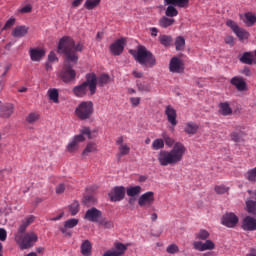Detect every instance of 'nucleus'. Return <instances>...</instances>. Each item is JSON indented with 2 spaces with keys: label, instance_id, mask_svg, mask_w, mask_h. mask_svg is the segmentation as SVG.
Returning <instances> with one entry per match:
<instances>
[{
  "label": "nucleus",
  "instance_id": "nucleus-29",
  "mask_svg": "<svg viewBox=\"0 0 256 256\" xmlns=\"http://www.w3.org/2000/svg\"><path fill=\"white\" fill-rule=\"evenodd\" d=\"M174 23L175 19L168 18L167 16H163L158 22L159 27H162V29H167V27H171Z\"/></svg>",
  "mask_w": 256,
  "mask_h": 256
},
{
  "label": "nucleus",
  "instance_id": "nucleus-20",
  "mask_svg": "<svg viewBox=\"0 0 256 256\" xmlns=\"http://www.w3.org/2000/svg\"><path fill=\"white\" fill-rule=\"evenodd\" d=\"M31 61H41L45 57V50L39 48H31L29 50Z\"/></svg>",
  "mask_w": 256,
  "mask_h": 256
},
{
  "label": "nucleus",
  "instance_id": "nucleus-48",
  "mask_svg": "<svg viewBox=\"0 0 256 256\" xmlns=\"http://www.w3.org/2000/svg\"><path fill=\"white\" fill-rule=\"evenodd\" d=\"M167 253L170 255H175V253H179V246L176 244H171L166 248Z\"/></svg>",
  "mask_w": 256,
  "mask_h": 256
},
{
  "label": "nucleus",
  "instance_id": "nucleus-3",
  "mask_svg": "<svg viewBox=\"0 0 256 256\" xmlns=\"http://www.w3.org/2000/svg\"><path fill=\"white\" fill-rule=\"evenodd\" d=\"M72 93L75 97L83 98L89 95H95L97 93V75L95 73L86 74V81L80 85L75 86L72 89Z\"/></svg>",
  "mask_w": 256,
  "mask_h": 256
},
{
  "label": "nucleus",
  "instance_id": "nucleus-51",
  "mask_svg": "<svg viewBox=\"0 0 256 256\" xmlns=\"http://www.w3.org/2000/svg\"><path fill=\"white\" fill-rule=\"evenodd\" d=\"M84 205H91V203H95V198L91 195H87L83 199Z\"/></svg>",
  "mask_w": 256,
  "mask_h": 256
},
{
  "label": "nucleus",
  "instance_id": "nucleus-18",
  "mask_svg": "<svg viewBox=\"0 0 256 256\" xmlns=\"http://www.w3.org/2000/svg\"><path fill=\"white\" fill-rule=\"evenodd\" d=\"M245 135V132H243L240 127H236V129L230 133V139L234 143H243V141H245Z\"/></svg>",
  "mask_w": 256,
  "mask_h": 256
},
{
  "label": "nucleus",
  "instance_id": "nucleus-6",
  "mask_svg": "<svg viewBox=\"0 0 256 256\" xmlns=\"http://www.w3.org/2000/svg\"><path fill=\"white\" fill-rule=\"evenodd\" d=\"M74 113L80 121H87L93 117L95 106L92 101H82L75 108Z\"/></svg>",
  "mask_w": 256,
  "mask_h": 256
},
{
  "label": "nucleus",
  "instance_id": "nucleus-53",
  "mask_svg": "<svg viewBox=\"0 0 256 256\" xmlns=\"http://www.w3.org/2000/svg\"><path fill=\"white\" fill-rule=\"evenodd\" d=\"M226 45H230L231 47H233V45H235V38L233 36H226L224 39Z\"/></svg>",
  "mask_w": 256,
  "mask_h": 256
},
{
  "label": "nucleus",
  "instance_id": "nucleus-61",
  "mask_svg": "<svg viewBox=\"0 0 256 256\" xmlns=\"http://www.w3.org/2000/svg\"><path fill=\"white\" fill-rule=\"evenodd\" d=\"M130 101L134 107H137L141 103V98H130Z\"/></svg>",
  "mask_w": 256,
  "mask_h": 256
},
{
  "label": "nucleus",
  "instance_id": "nucleus-33",
  "mask_svg": "<svg viewBox=\"0 0 256 256\" xmlns=\"http://www.w3.org/2000/svg\"><path fill=\"white\" fill-rule=\"evenodd\" d=\"M176 51H184L185 50V38L183 36H178L174 42Z\"/></svg>",
  "mask_w": 256,
  "mask_h": 256
},
{
  "label": "nucleus",
  "instance_id": "nucleus-17",
  "mask_svg": "<svg viewBox=\"0 0 256 256\" xmlns=\"http://www.w3.org/2000/svg\"><path fill=\"white\" fill-rule=\"evenodd\" d=\"M243 231H256V219L251 216H246L242 221Z\"/></svg>",
  "mask_w": 256,
  "mask_h": 256
},
{
  "label": "nucleus",
  "instance_id": "nucleus-42",
  "mask_svg": "<svg viewBox=\"0 0 256 256\" xmlns=\"http://www.w3.org/2000/svg\"><path fill=\"white\" fill-rule=\"evenodd\" d=\"M246 211H248V213H251L252 215H255V213H256V201L255 200H247L246 201Z\"/></svg>",
  "mask_w": 256,
  "mask_h": 256
},
{
  "label": "nucleus",
  "instance_id": "nucleus-64",
  "mask_svg": "<svg viewBox=\"0 0 256 256\" xmlns=\"http://www.w3.org/2000/svg\"><path fill=\"white\" fill-rule=\"evenodd\" d=\"M247 256H256V250L255 249H252L248 254Z\"/></svg>",
  "mask_w": 256,
  "mask_h": 256
},
{
  "label": "nucleus",
  "instance_id": "nucleus-57",
  "mask_svg": "<svg viewBox=\"0 0 256 256\" xmlns=\"http://www.w3.org/2000/svg\"><path fill=\"white\" fill-rule=\"evenodd\" d=\"M241 73L243 75H245L246 77H251L253 75L250 67H244V69L241 71Z\"/></svg>",
  "mask_w": 256,
  "mask_h": 256
},
{
  "label": "nucleus",
  "instance_id": "nucleus-58",
  "mask_svg": "<svg viewBox=\"0 0 256 256\" xmlns=\"http://www.w3.org/2000/svg\"><path fill=\"white\" fill-rule=\"evenodd\" d=\"M65 192V184H59L57 187H56V193L58 195H61V193H64Z\"/></svg>",
  "mask_w": 256,
  "mask_h": 256
},
{
  "label": "nucleus",
  "instance_id": "nucleus-2",
  "mask_svg": "<svg viewBox=\"0 0 256 256\" xmlns=\"http://www.w3.org/2000/svg\"><path fill=\"white\" fill-rule=\"evenodd\" d=\"M163 141L167 147H173L170 151L161 150L158 154V161L162 167H167V165H177L183 161V156L185 155V145L181 142H176L173 138L168 136L167 133L162 134ZM174 145V146H173Z\"/></svg>",
  "mask_w": 256,
  "mask_h": 256
},
{
  "label": "nucleus",
  "instance_id": "nucleus-44",
  "mask_svg": "<svg viewBox=\"0 0 256 256\" xmlns=\"http://www.w3.org/2000/svg\"><path fill=\"white\" fill-rule=\"evenodd\" d=\"M99 225H102L104 229H113L115 227V224L111 220H107L105 218H100V221L98 222Z\"/></svg>",
  "mask_w": 256,
  "mask_h": 256
},
{
  "label": "nucleus",
  "instance_id": "nucleus-4",
  "mask_svg": "<svg viewBox=\"0 0 256 256\" xmlns=\"http://www.w3.org/2000/svg\"><path fill=\"white\" fill-rule=\"evenodd\" d=\"M81 134L75 135L66 146V151L68 153H77L79 151V144L85 141V135L88 139H95L97 131H91L89 127H83L80 130Z\"/></svg>",
  "mask_w": 256,
  "mask_h": 256
},
{
  "label": "nucleus",
  "instance_id": "nucleus-56",
  "mask_svg": "<svg viewBox=\"0 0 256 256\" xmlns=\"http://www.w3.org/2000/svg\"><path fill=\"white\" fill-rule=\"evenodd\" d=\"M48 61L50 63H55V61H58L57 55H55V52H50L48 55Z\"/></svg>",
  "mask_w": 256,
  "mask_h": 256
},
{
  "label": "nucleus",
  "instance_id": "nucleus-45",
  "mask_svg": "<svg viewBox=\"0 0 256 256\" xmlns=\"http://www.w3.org/2000/svg\"><path fill=\"white\" fill-rule=\"evenodd\" d=\"M69 211L71 213V215L74 217V215H77V213H79V201H73L70 205H69Z\"/></svg>",
  "mask_w": 256,
  "mask_h": 256
},
{
  "label": "nucleus",
  "instance_id": "nucleus-25",
  "mask_svg": "<svg viewBox=\"0 0 256 256\" xmlns=\"http://www.w3.org/2000/svg\"><path fill=\"white\" fill-rule=\"evenodd\" d=\"M218 107H219V113L224 117L232 115L233 113V109H231L229 102H222L218 105Z\"/></svg>",
  "mask_w": 256,
  "mask_h": 256
},
{
  "label": "nucleus",
  "instance_id": "nucleus-50",
  "mask_svg": "<svg viewBox=\"0 0 256 256\" xmlns=\"http://www.w3.org/2000/svg\"><path fill=\"white\" fill-rule=\"evenodd\" d=\"M27 227L25 222L22 221V224L19 226L18 232L16 233V235H20L21 237H23V235H25V231H27Z\"/></svg>",
  "mask_w": 256,
  "mask_h": 256
},
{
  "label": "nucleus",
  "instance_id": "nucleus-54",
  "mask_svg": "<svg viewBox=\"0 0 256 256\" xmlns=\"http://www.w3.org/2000/svg\"><path fill=\"white\" fill-rule=\"evenodd\" d=\"M31 11H33V6L27 4L23 8H21L20 13H31Z\"/></svg>",
  "mask_w": 256,
  "mask_h": 256
},
{
  "label": "nucleus",
  "instance_id": "nucleus-27",
  "mask_svg": "<svg viewBox=\"0 0 256 256\" xmlns=\"http://www.w3.org/2000/svg\"><path fill=\"white\" fill-rule=\"evenodd\" d=\"M41 119V115L38 112H30L26 118L25 121L28 123V125H35L39 120Z\"/></svg>",
  "mask_w": 256,
  "mask_h": 256
},
{
  "label": "nucleus",
  "instance_id": "nucleus-8",
  "mask_svg": "<svg viewBox=\"0 0 256 256\" xmlns=\"http://www.w3.org/2000/svg\"><path fill=\"white\" fill-rule=\"evenodd\" d=\"M226 25L227 27H230V29L233 31V33H235L240 41H243L244 39H249V32L239 27V25H237L235 21L227 20Z\"/></svg>",
  "mask_w": 256,
  "mask_h": 256
},
{
  "label": "nucleus",
  "instance_id": "nucleus-15",
  "mask_svg": "<svg viewBox=\"0 0 256 256\" xmlns=\"http://www.w3.org/2000/svg\"><path fill=\"white\" fill-rule=\"evenodd\" d=\"M239 223V218L234 213H226L222 217V225L225 227L233 228Z\"/></svg>",
  "mask_w": 256,
  "mask_h": 256
},
{
  "label": "nucleus",
  "instance_id": "nucleus-28",
  "mask_svg": "<svg viewBox=\"0 0 256 256\" xmlns=\"http://www.w3.org/2000/svg\"><path fill=\"white\" fill-rule=\"evenodd\" d=\"M111 81L109 74H102L99 77L96 76V87H105Z\"/></svg>",
  "mask_w": 256,
  "mask_h": 256
},
{
  "label": "nucleus",
  "instance_id": "nucleus-23",
  "mask_svg": "<svg viewBox=\"0 0 256 256\" xmlns=\"http://www.w3.org/2000/svg\"><path fill=\"white\" fill-rule=\"evenodd\" d=\"M13 111V104H5L0 109V115L4 117V119H9V117L13 115Z\"/></svg>",
  "mask_w": 256,
  "mask_h": 256
},
{
  "label": "nucleus",
  "instance_id": "nucleus-39",
  "mask_svg": "<svg viewBox=\"0 0 256 256\" xmlns=\"http://www.w3.org/2000/svg\"><path fill=\"white\" fill-rule=\"evenodd\" d=\"M126 193L128 197H136V195H139L141 193V186H132L127 188Z\"/></svg>",
  "mask_w": 256,
  "mask_h": 256
},
{
  "label": "nucleus",
  "instance_id": "nucleus-38",
  "mask_svg": "<svg viewBox=\"0 0 256 256\" xmlns=\"http://www.w3.org/2000/svg\"><path fill=\"white\" fill-rule=\"evenodd\" d=\"M210 235L209 231L201 229L195 234V239H199V241H207V238L210 237Z\"/></svg>",
  "mask_w": 256,
  "mask_h": 256
},
{
  "label": "nucleus",
  "instance_id": "nucleus-59",
  "mask_svg": "<svg viewBox=\"0 0 256 256\" xmlns=\"http://www.w3.org/2000/svg\"><path fill=\"white\" fill-rule=\"evenodd\" d=\"M149 31L151 37H157V35L159 34V29H157L156 27H151Z\"/></svg>",
  "mask_w": 256,
  "mask_h": 256
},
{
  "label": "nucleus",
  "instance_id": "nucleus-11",
  "mask_svg": "<svg viewBox=\"0 0 256 256\" xmlns=\"http://www.w3.org/2000/svg\"><path fill=\"white\" fill-rule=\"evenodd\" d=\"M110 201L117 203L118 201H123L125 199V187L116 186L108 194Z\"/></svg>",
  "mask_w": 256,
  "mask_h": 256
},
{
  "label": "nucleus",
  "instance_id": "nucleus-41",
  "mask_svg": "<svg viewBox=\"0 0 256 256\" xmlns=\"http://www.w3.org/2000/svg\"><path fill=\"white\" fill-rule=\"evenodd\" d=\"M245 19V23L248 27H253V25L256 23V16L253 13H246Z\"/></svg>",
  "mask_w": 256,
  "mask_h": 256
},
{
  "label": "nucleus",
  "instance_id": "nucleus-12",
  "mask_svg": "<svg viewBox=\"0 0 256 256\" xmlns=\"http://www.w3.org/2000/svg\"><path fill=\"white\" fill-rule=\"evenodd\" d=\"M193 249L201 252L213 251V249H215V243L212 240H206L205 242L195 241L193 242Z\"/></svg>",
  "mask_w": 256,
  "mask_h": 256
},
{
  "label": "nucleus",
  "instance_id": "nucleus-60",
  "mask_svg": "<svg viewBox=\"0 0 256 256\" xmlns=\"http://www.w3.org/2000/svg\"><path fill=\"white\" fill-rule=\"evenodd\" d=\"M68 227H62L60 228L61 233H63V235H66L67 237H71V231L68 230Z\"/></svg>",
  "mask_w": 256,
  "mask_h": 256
},
{
  "label": "nucleus",
  "instance_id": "nucleus-31",
  "mask_svg": "<svg viewBox=\"0 0 256 256\" xmlns=\"http://www.w3.org/2000/svg\"><path fill=\"white\" fill-rule=\"evenodd\" d=\"M125 251H127V245H125V244H123L121 242L114 243V250H113V252L118 254V256L125 255Z\"/></svg>",
  "mask_w": 256,
  "mask_h": 256
},
{
  "label": "nucleus",
  "instance_id": "nucleus-9",
  "mask_svg": "<svg viewBox=\"0 0 256 256\" xmlns=\"http://www.w3.org/2000/svg\"><path fill=\"white\" fill-rule=\"evenodd\" d=\"M155 203V192L148 191L142 194L138 199L139 207H151Z\"/></svg>",
  "mask_w": 256,
  "mask_h": 256
},
{
  "label": "nucleus",
  "instance_id": "nucleus-5",
  "mask_svg": "<svg viewBox=\"0 0 256 256\" xmlns=\"http://www.w3.org/2000/svg\"><path fill=\"white\" fill-rule=\"evenodd\" d=\"M132 55L139 65L144 67H155L157 65L155 56L145 46H139L136 52H132Z\"/></svg>",
  "mask_w": 256,
  "mask_h": 256
},
{
  "label": "nucleus",
  "instance_id": "nucleus-35",
  "mask_svg": "<svg viewBox=\"0 0 256 256\" xmlns=\"http://www.w3.org/2000/svg\"><path fill=\"white\" fill-rule=\"evenodd\" d=\"M118 159H121V157H125V155H129V153L131 152V148L129 147V145L127 144H122L121 146H119L118 148Z\"/></svg>",
  "mask_w": 256,
  "mask_h": 256
},
{
  "label": "nucleus",
  "instance_id": "nucleus-63",
  "mask_svg": "<svg viewBox=\"0 0 256 256\" xmlns=\"http://www.w3.org/2000/svg\"><path fill=\"white\" fill-rule=\"evenodd\" d=\"M103 256H118L117 252H114L113 250L106 251Z\"/></svg>",
  "mask_w": 256,
  "mask_h": 256
},
{
  "label": "nucleus",
  "instance_id": "nucleus-26",
  "mask_svg": "<svg viewBox=\"0 0 256 256\" xmlns=\"http://www.w3.org/2000/svg\"><path fill=\"white\" fill-rule=\"evenodd\" d=\"M29 33V27L27 26H17L13 31V37H25Z\"/></svg>",
  "mask_w": 256,
  "mask_h": 256
},
{
  "label": "nucleus",
  "instance_id": "nucleus-36",
  "mask_svg": "<svg viewBox=\"0 0 256 256\" xmlns=\"http://www.w3.org/2000/svg\"><path fill=\"white\" fill-rule=\"evenodd\" d=\"M97 151V144L95 142H89L82 152V155L87 156L89 153H95Z\"/></svg>",
  "mask_w": 256,
  "mask_h": 256
},
{
  "label": "nucleus",
  "instance_id": "nucleus-37",
  "mask_svg": "<svg viewBox=\"0 0 256 256\" xmlns=\"http://www.w3.org/2000/svg\"><path fill=\"white\" fill-rule=\"evenodd\" d=\"M100 3H101V0H86V2L84 3V7L88 11H93L95 7H99Z\"/></svg>",
  "mask_w": 256,
  "mask_h": 256
},
{
  "label": "nucleus",
  "instance_id": "nucleus-43",
  "mask_svg": "<svg viewBox=\"0 0 256 256\" xmlns=\"http://www.w3.org/2000/svg\"><path fill=\"white\" fill-rule=\"evenodd\" d=\"M165 147V141L161 138L155 139L152 143V149L154 151H159V149H163Z\"/></svg>",
  "mask_w": 256,
  "mask_h": 256
},
{
  "label": "nucleus",
  "instance_id": "nucleus-7",
  "mask_svg": "<svg viewBox=\"0 0 256 256\" xmlns=\"http://www.w3.org/2000/svg\"><path fill=\"white\" fill-rule=\"evenodd\" d=\"M15 241L20 249H31L39 241V236L35 232H27L22 236L21 234H15Z\"/></svg>",
  "mask_w": 256,
  "mask_h": 256
},
{
  "label": "nucleus",
  "instance_id": "nucleus-49",
  "mask_svg": "<svg viewBox=\"0 0 256 256\" xmlns=\"http://www.w3.org/2000/svg\"><path fill=\"white\" fill-rule=\"evenodd\" d=\"M15 25V18H10L6 21L4 27L2 28V31H6V29H11Z\"/></svg>",
  "mask_w": 256,
  "mask_h": 256
},
{
  "label": "nucleus",
  "instance_id": "nucleus-19",
  "mask_svg": "<svg viewBox=\"0 0 256 256\" xmlns=\"http://www.w3.org/2000/svg\"><path fill=\"white\" fill-rule=\"evenodd\" d=\"M230 83L236 87L237 91H247V82L242 77L235 76Z\"/></svg>",
  "mask_w": 256,
  "mask_h": 256
},
{
  "label": "nucleus",
  "instance_id": "nucleus-22",
  "mask_svg": "<svg viewBox=\"0 0 256 256\" xmlns=\"http://www.w3.org/2000/svg\"><path fill=\"white\" fill-rule=\"evenodd\" d=\"M190 0H164L166 5H173L174 7H180V9H185L189 7Z\"/></svg>",
  "mask_w": 256,
  "mask_h": 256
},
{
  "label": "nucleus",
  "instance_id": "nucleus-14",
  "mask_svg": "<svg viewBox=\"0 0 256 256\" xmlns=\"http://www.w3.org/2000/svg\"><path fill=\"white\" fill-rule=\"evenodd\" d=\"M169 69L171 73H183L185 71V65L181 59L173 57L170 60Z\"/></svg>",
  "mask_w": 256,
  "mask_h": 256
},
{
  "label": "nucleus",
  "instance_id": "nucleus-34",
  "mask_svg": "<svg viewBox=\"0 0 256 256\" xmlns=\"http://www.w3.org/2000/svg\"><path fill=\"white\" fill-rule=\"evenodd\" d=\"M48 97L53 103H59V90L57 88L49 89Z\"/></svg>",
  "mask_w": 256,
  "mask_h": 256
},
{
  "label": "nucleus",
  "instance_id": "nucleus-32",
  "mask_svg": "<svg viewBox=\"0 0 256 256\" xmlns=\"http://www.w3.org/2000/svg\"><path fill=\"white\" fill-rule=\"evenodd\" d=\"M241 63H244L245 65H253L255 61L253 60V53L251 52H245L241 58H240Z\"/></svg>",
  "mask_w": 256,
  "mask_h": 256
},
{
  "label": "nucleus",
  "instance_id": "nucleus-21",
  "mask_svg": "<svg viewBox=\"0 0 256 256\" xmlns=\"http://www.w3.org/2000/svg\"><path fill=\"white\" fill-rule=\"evenodd\" d=\"M199 131V124L195 122H187L184 126V133L187 135H196Z\"/></svg>",
  "mask_w": 256,
  "mask_h": 256
},
{
  "label": "nucleus",
  "instance_id": "nucleus-10",
  "mask_svg": "<svg viewBox=\"0 0 256 256\" xmlns=\"http://www.w3.org/2000/svg\"><path fill=\"white\" fill-rule=\"evenodd\" d=\"M102 217H103V212L93 207L86 211L84 219H86V221H90L91 223H99Z\"/></svg>",
  "mask_w": 256,
  "mask_h": 256
},
{
  "label": "nucleus",
  "instance_id": "nucleus-62",
  "mask_svg": "<svg viewBox=\"0 0 256 256\" xmlns=\"http://www.w3.org/2000/svg\"><path fill=\"white\" fill-rule=\"evenodd\" d=\"M132 74L134 75V77H135L136 79H141V78L143 77V72H139V71H137V70H134V71L132 72Z\"/></svg>",
  "mask_w": 256,
  "mask_h": 256
},
{
  "label": "nucleus",
  "instance_id": "nucleus-55",
  "mask_svg": "<svg viewBox=\"0 0 256 256\" xmlns=\"http://www.w3.org/2000/svg\"><path fill=\"white\" fill-rule=\"evenodd\" d=\"M7 240V230L0 228V241Z\"/></svg>",
  "mask_w": 256,
  "mask_h": 256
},
{
  "label": "nucleus",
  "instance_id": "nucleus-13",
  "mask_svg": "<svg viewBox=\"0 0 256 256\" xmlns=\"http://www.w3.org/2000/svg\"><path fill=\"white\" fill-rule=\"evenodd\" d=\"M125 38H120L110 45V51L112 55L119 56L125 50Z\"/></svg>",
  "mask_w": 256,
  "mask_h": 256
},
{
  "label": "nucleus",
  "instance_id": "nucleus-24",
  "mask_svg": "<svg viewBox=\"0 0 256 256\" xmlns=\"http://www.w3.org/2000/svg\"><path fill=\"white\" fill-rule=\"evenodd\" d=\"M80 249L82 255L89 256L93 251V244H91V241L89 240H84L80 246Z\"/></svg>",
  "mask_w": 256,
  "mask_h": 256
},
{
  "label": "nucleus",
  "instance_id": "nucleus-52",
  "mask_svg": "<svg viewBox=\"0 0 256 256\" xmlns=\"http://www.w3.org/2000/svg\"><path fill=\"white\" fill-rule=\"evenodd\" d=\"M22 222H24L26 224V226L29 227V225H31L32 223H35V216L30 215V216L26 217Z\"/></svg>",
  "mask_w": 256,
  "mask_h": 256
},
{
  "label": "nucleus",
  "instance_id": "nucleus-16",
  "mask_svg": "<svg viewBox=\"0 0 256 256\" xmlns=\"http://www.w3.org/2000/svg\"><path fill=\"white\" fill-rule=\"evenodd\" d=\"M165 115L167 116L168 123L171 124L172 127L177 126V111L173 109V106H166Z\"/></svg>",
  "mask_w": 256,
  "mask_h": 256
},
{
  "label": "nucleus",
  "instance_id": "nucleus-1",
  "mask_svg": "<svg viewBox=\"0 0 256 256\" xmlns=\"http://www.w3.org/2000/svg\"><path fill=\"white\" fill-rule=\"evenodd\" d=\"M77 51H83V44L75 45V40L69 36H64L59 40L58 53L65 56L63 68L59 74L64 83H71L77 77V73L73 69L79 61Z\"/></svg>",
  "mask_w": 256,
  "mask_h": 256
},
{
  "label": "nucleus",
  "instance_id": "nucleus-46",
  "mask_svg": "<svg viewBox=\"0 0 256 256\" xmlns=\"http://www.w3.org/2000/svg\"><path fill=\"white\" fill-rule=\"evenodd\" d=\"M65 227H68L69 229H73L74 227H77L79 225V219L77 218H71L64 222Z\"/></svg>",
  "mask_w": 256,
  "mask_h": 256
},
{
  "label": "nucleus",
  "instance_id": "nucleus-30",
  "mask_svg": "<svg viewBox=\"0 0 256 256\" xmlns=\"http://www.w3.org/2000/svg\"><path fill=\"white\" fill-rule=\"evenodd\" d=\"M158 41L163 45V47H171V44L173 43V37L162 34L158 37Z\"/></svg>",
  "mask_w": 256,
  "mask_h": 256
},
{
  "label": "nucleus",
  "instance_id": "nucleus-40",
  "mask_svg": "<svg viewBox=\"0 0 256 256\" xmlns=\"http://www.w3.org/2000/svg\"><path fill=\"white\" fill-rule=\"evenodd\" d=\"M168 5L169 6L165 11L166 17H177V15H179V11H177V8H175V6L172 4H168Z\"/></svg>",
  "mask_w": 256,
  "mask_h": 256
},
{
  "label": "nucleus",
  "instance_id": "nucleus-47",
  "mask_svg": "<svg viewBox=\"0 0 256 256\" xmlns=\"http://www.w3.org/2000/svg\"><path fill=\"white\" fill-rule=\"evenodd\" d=\"M214 190L217 195H224V193H227V191H229V187L225 185H218L214 188Z\"/></svg>",
  "mask_w": 256,
  "mask_h": 256
}]
</instances>
